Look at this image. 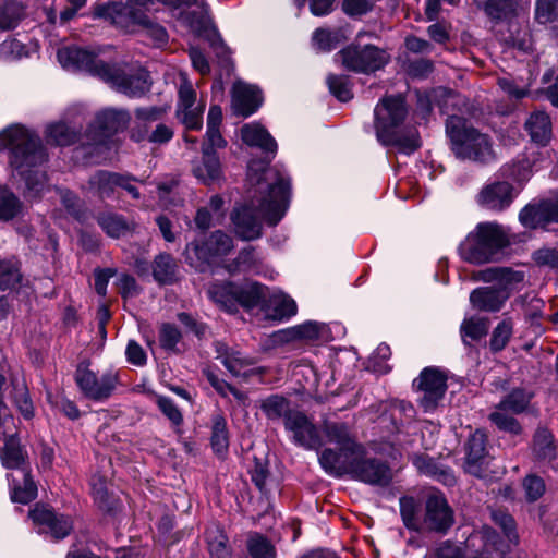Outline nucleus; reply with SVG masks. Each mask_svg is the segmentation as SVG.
Returning <instances> with one entry per match:
<instances>
[{
    "mask_svg": "<svg viewBox=\"0 0 558 558\" xmlns=\"http://www.w3.org/2000/svg\"><path fill=\"white\" fill-rule=\"evenodd\" d=\"M131 121V116L125 109L107 108L96 113L89 124V132L98 143H106L116 134L123 132Z\"/></svg>",
    "mask_w": 558,
    "mask_h": 558,
    "instance_id": "obj_15",
    "label": "nucleus"
},
{
    "mask_svg": "<svg viewBox=\"0 0 558 558\" xmlns=\"http://www.w3.org/2000/svg\"><path fill=\"white\" fill-rule=\"evenodd\" d=\"M448 375L444 369L428 366L413 380V390L417 393V403L424 412L435 411L447 391Z\"/></svg>",
    "mask_w": 558,
    "mask_h": 558,
    "instance_id": "obj_10",
    "label": "nucleus"
},
{
    "mask_svg": "<svg viewBox=\"0 0 558 558\" xmlns=\"http://www.w3.org/2000/svg\"><path fill=\"white\" fill-rule=\"evenodd\" d=\"M512 328L510 318L499 322L492 332L489 349H505L512 335Z\"/></svg>",
    "mask_w": 558,
    "mask_h": 558,
    "instance_id": "obj_59",
    "label": "nucleus"
},
{
    "mask_svg": "<svg viewBox=\"0 0 558 558\" xmlns=\"http://www.w3.org/2000/svg\"><path fill=\"white\" fill-rule=\"evenodd\" d=\"M363 453L362 448L359 453L353 456L350 460H335L331 453L327 452L324 461L327 468L331 470V475L333 476L350 474L354 478L367 484H388L391 480L389 466L376 459H365Z\"/></svg>",
    "mask_w": 558,
    "mask_h": 558,
    "instance_id": "obj_7",
    "label": "nucleus"
},
{
    "mask_svg": "<svg viewBox=\"0 0 558 558\" xmlns=\"http://www.w3.org/2000/svg\"><path fill=\"white\" fill-rule=\"evenodd\" d=\"M452 523L453 513L444 495H429L425 505L424 525L432 531L445 532Z\"/></svg>",
    "mask_w": 558,
    "mask_h": 558,
    "instance_id": "obj_22",
    "label": "nucleus"
},
{
    "mask_svg": "<svg viewBox=\"0 0 558 558\" xmlns=\"http://www.w3.org/2000/svg\"><path fill=\"white\" fill-rule=\"evenodd\" d=\"M209 299L222 311L235 314L239 308L250 312L268 307V287L248 278L215 280L207 290Z\"/></svg>",
    "mask_w": 558,
    "mask_h": 558,
    "instance_id": "obj_2",
    "label": "nucleus"
},
{
    "mask_svg": "<svg viewBox=\"0 0 558 558\" xmlns=\"http://www.w3.org/2000/svg\"><path fill=\"white\" fill-rule=\"evenodd\" d=\"M29 518L41 532L50 533L57 539L64 538L73 529L69 517L57 514L45 505H36L29 511Z\"/></svg>",
    "mask_w": 558,
    "mask_h": 558,
    "instance_id": "obj_19",
    "label": "nucleus"
},
{
    "mask_svg": "<svg viewBox=\"0 0 558 558\" xmlns=\"http://www.w3.org/2000/svg\"><path fill=\"white\" fill-rule=\"evenodd\" d=\"M347 328L342 323H323L308 319L301 324L275 331L271 335L274 344L303 342L310 345H327L329 342L342 339Z\"/></svg>",
    "mask_w": 558,
    "mask_h": 558,
    "instance_id": "obj_6",
    "label": "nucleus"
},
{
    "mask_svg": "<svg viewBox=\"0 0 558 558\" xmlns=\"http://www.w3.org/2000/svg\"><path fill=\"white\" fill-rule=\"evenodd\" d=\"M474 279L492 286L517 287L523 282L524 272L514 270L511 267L494 266L478 270L474 275Z\"/></svg>",
    "mask_w": 558,
    "mask_h": 558,
    "instance_id": "obj_30",
    "label": "nucleus"
},
{
    "mask_svg": "<svg viewBox=\"0 0 558 558\" xmlns=\"http://www.w3.org/2000/svg\"><path fill=\"white\" fill-rule=\"evenodd\" d=\"M25 215L23 201L9 187L0 191V221L9 222L22 218Z\"/></svg>",
    "mask_w": 558,
    "mask_h": 558,
    "instance_id": "obj_35",
    "label": "nucleus"
},
{
    "mask_svg": "<svg viewBox=\"0 0 558 558\" xmlns=\"http://www.w3.org/2000/svg\"><path fill=\"white\" fill-rule=\"evenodd\" d=\"M517 287L485 286L473 289L470 293L471 306L485 313L499 312Z\"/></svg>",
    "mask_w": 558,
    "mask_h": 558,
    "instance_id": "obj_18",
    "label": "nucleus"
},
{
    "mask_svg": "<svg viewBox=\"0 0 558 558\" xmlns=\"http://www.w3.org/2000/svg\"><path fill=\"white\" fill-rule=\"evenodd\" d=\"M93 19L109 21L112 25L129 29L143 23L144 10L123 3L121 1H109L96 3L93 8Z\"/></svg>",
    "mask_w": 558,
    "mask_h": 558,
    "instance_id": "obj_14",
    "label": "nucleus"
},
{
    "mask_svg": "<svg viewBox=\"0 0 558 558\" xmlns=\"http://www.w3.org/2000/svg\"><path fill=\"white\" fill-rule=\"evenodd\" d=\"M534 453L539 460H553L556 457V446L551 433L546 428H538L534 436Z\"/></svg>",
    "mask_w": 558,
    "mask_h": 558,
    "instance_id": "obj_47",
    "label": "nucleus"
},
{
    "mask_svg": "<svg viewBox=\"0 0 558 558\" xmlns=\"http://www.w3.org/2000/svg\"><path fill=\"white\" fill-rule=\"evenodd\" d=\"M95 220L102 232L110 239H121L134 230V223L119 213L101 210L95 215Z\"/></svg>",
    "mask_w": 558,
    "mask_h": 558,
    "instance_id": "obj_29",
    "label": "nucleus"
},
{
    "mask_svg": "<svg viewBox=\"0 0 558 558\" xmlns=\"http://www.w3.org/2000/svg\"><path fill=\"white\" fill-rule=\"evenodd\" d=\"M119 172L98 169L94 171L88 180L87 187L88 192L99 201H119L121 194L118 191Z\"/></svg>",
    "mask_w": 558,
    "mask_h": 558,
    "instance_id": "obj_25",
    "label": "nucleus"
},
{
    "mask_svg": "<svg viewBox=\"0 0 558 558\" xmlns=\"http://www.w3.org/2000/svg\"><path fill=\"white\" fill-rule=\"evenodd\" d=\"M291 198V181L277 173L276 181L268 185L260 201L262 217L268 227H276L286 216Z\"/></svg>",
    "mask_w": 558,
    "mask_h": 558,
    "instance_id": "obj_12",
    "label": "nucleus"
},
{
    "mask_svg": "<svg viewBox=\"0 0 558 558\" xmlns=\"http://www.w3.org/2000/svg\"><path fill=\"white\" fill-rule=\"evenodd\" d=\"M182 255L185 264L197 274L207 272L215 264V258L205 239H194L186 243Z\"/></svg>",
    "mask_w": 558,
    "mask_h": 558,
    "instance_id": "obj_28",
    "label": "nucleus"
},
{
    "mask_svg": "<svg viewBox=\"0 0 558 558\" xmlns=\"http://www.w3.org/2000/svg\"><path fill=\"white\" fill-rule=\"evenodd\" d=\"M524 130L534 145L544 148L553 138L551 118L546 111H532L524 122Z\"/></svg>",
    "mask_w": 558,
    "mask_h": 558,
    "instance_id": "obj_26",
    "label": "nucleus"
},
{
    "mask_svg": "<svg viewBox=\"0 0 558 558\" xmlns=\"http://www.w3.org/2000/svg\"><path fill=\"white\" fill-rule=\"evenodd\" d=\"M24 17V8L16 0H4L0 5V29L12 31Z\"/></svg>",
    "mask_w": 558,
    "mask_h": 558,
    "instance_id": "obj_43",
    "label": "nucleus"
},
{
    "mask_svg": "<svg viewBox=\"0 0 558 558\" xmlns=\"http://www.w3.org/2000/svg\"><path fill=\"white\" fill-rule=\"evenodd\" d=\"M259 407L265 416L271 421H279L282 418L284 422L287 421V417L295 411L291 409L290 401L279 395H271L262 399Z\"/></svg>",
    "mask_w": 558,
    "mask_h": 558,
    "instance_id": "obj_37",
    "label": "nucleus"
},
{
    "mask_svg": "<svg viewBox=\"0 0 558 558\" xmlns=\"http://www.w3.org/2000/svg\"><path fill=\"white\" fill-rule=\"evenodd\" d=\"M296 302L292 298L284 295L279 301L275 302L272 306V313L269 316L272 319L281 322L284 319H290L292 316L296 315Z\"/></svg>",
    "mask_w": 558,
    "mask_h": 558,
    "instance_id": "obj_60",
    "label": "nucleus"
},
{
    "mask_svg": "<svg viewBox=\"0 0 558 558\" xmlns=\"http://www.w3.org/2000/svg\"><path fill=\"white\" fill-rule=\"evenodd\" d=\"M284 428L291 434L295 445L308 450H318L323 446L319 433L310 417L295 410L284 421Z\"/></svg>",
    "mask_w": 558,
    "mask_h": 558,
    "instance_id": "obj_16",
    "label": "nucleus"
},
{
    "mask_svg": "<svg viewBox=\"0 0 558 558\" xmlns=\"http://www.w3.org/2000/svg\"><path fill=\"white\" fill-rule=\"evenodd\" d=\"M143 23H138L145 29L146 35L153 39L156 47H162L168 44L169 35L165 26L154 22L144 11Z\"/></svg>",
    "mask_w": 558,
    "mask_h": 558,
    "instance_id": "obj_57",
    "label": "nucleus"
},
{
    "mask_svg": "<svg viewBox=\"0 0 558 558\" xmlns=\"http://www.w3.org/2000/svg\"><path fill=\"white\" fill-rule=\"evenodd\" d=\"M178 322L184 327L185 333H192L198 339L205 338L207 333V325L198 322L192 314L180 312L177 315Z\"/></svg>",
    "mask_w": 558,
    "mask_h": 558,
    "instance_id": "obj_62",
    "label": "nucleus"
},
{
    "mask_svg": "<svg viewBox=\"0 0 558 558\" xmlns=\"http://www.w3.org/2000/svg\"><path fill=\"white\" fill-rule=\"evenodd\" d=\"M90 366L89 361L78 363L74 375L75 383L86 399L104 402L116 391L119 385V374L111 369L98 374Z\"/></svg>",
    "mask_w": 558,
    "mask_h": 558,
    "instance_id": "obj_9",
    "label": "nucleus"
},
{
    "mask_svg": "<svg viewBox=\"0 0 558 558\" xmlns=\"http://www.w3.org/2000/svg\"><path fill=\"white\" fill-rule=\"evenodd\" d=\"M264 104V94L258 85L238 83L232 88L231 107L236 117L248 118Z\"/></svg>",
    "mask_w": 558,
    "mask_h": 558,
    "instance_id": "obj_20",
    "label": "nucleus"
},
{
    "mask_svg": "<svg viewBox=\"0 0 558 558\" xmlns=\"http://www.w3.org/2000/svg\"><path fill=\"white\" fill-rule=\"evenodd\" d=\"M201 151V160L192 163V174L203 184L211 185L223 178L222 165L217 150Z\"/></svg>",
    "mask_w": 558,
    "mask_h": 558,
    "instance_id": "obj_27",
    "label": "nucleus"
},
{
    "mask_svg": "<svg viewBox=\"0 0 558 558\" xmlns=\"http://www.w3.org/2000/svg\"><path fill=\"white\" fill-rule=\"evenodd\" d=\"M329 93L340 102L353 99V82L348 74H328L326 78Z\"/></svg>",
    "mask_w": 558,
    "mask_h": 558,
    "instance_id": "obj_40",
    "label": "nucleus"
},
{
    "mask_svg": "<svg viewBox=\"0 0 558 558\" xmlns=\"http://www.w3.org/2000/svg\"><path fill=\"white\" fill-rule=\"evenodd\" d=\"M510 240L498 222H478L458 245L462 260L472 265L497 263L504 256Z\"/></svg>",
    "mask_w": 558,
    "mask_h": 558,
    "instance_id": "obj_3",
    "label": "nucleus"
},
{
    "mask_svg": "<svg viewBox=\"0 0 558 558\" xmlns=\"http://www.w3.org/2000/svg\"><path fill=\"white\" fill-rule=\"evenodd\" d=\"M11 386V399L16 409L25 420H31L34 416V407L25 380L23 378H12Z\"/></svg>",
    "mask_w": 558,
    "mask_h": 558,
    "instance_id": "obj_39",
    "label": "nucleus"
},
{
    "mask_svg": "<svg viewBox=\"0 0 558 558\" xmlns=\"http://www.w3.org/2000/svg\"><path fill=\"white\" fill-rule=\"evenodd\" d=\"M488 417L500 430L512 435H519L522 432V427L518 420L513 417V414L507 409H500L499 403Z\"/></svg>",
    "mask_w": 558,
    "mask_h": 558,
    "instance_id": "obj_50",
    "label": "nucleus"
},
{
    "mask_svg": "<svg viewBox=\"0 0 558 558\" xmlns=\"http://www.w3.org/2000/svg\"><path fill=\"white\" fill-rule=\"evenodd\" d=\"M518 0H486L484 11L494 22L511 20L517 15Z\"/></svg>",
    "mask_w": 558,
    "mask_h": 558,
    "instance_id": "obj_41",
    "label": "nucleus"
},
{
    "mask_svg": "<svg viewBox=\"0 0 558 558\" xmlns=\"http://www.w3.org/2000/svg\"><path fill=\"white\" fill-rule=\"evenodd\" d=\"M47 142L54 146L66 147L76 144L81 132L63 121L48 125L46 130Z\"/></svg>",
    "mask_w": 558,
    "mask_h": 558,
    "instance_id": "obj_36",
    "label": "nucleus"
},
{
    "mask_svg": "<svg viewBox=\"0 0 558 558\" xmlns=\"http://www.w3.org/2000/svg\"><path fill=\"white\" fill-rule=\"evenodd\" d=\"M220 359L221 363L234 376H248L253 373L251 366L254 362L244 357L242 351H225Z\"/></svg>",
    "mask_w": 558,
    "mask_h": 558,
    "instance_id": "obj_44",
    "label": "nucleus"
},
{
    "mask_svg": "<svg viewBox=\"0 0 558 558\" xmlns=\"http://www.w3.org/2000/svg\"><path fill=\"white\" fill-rule=\"evenodd\" d=\"M384 147H396L398 153L410 156L422 147V140L420 132L416 129H411L407 134H399L395 131L378 140Z\"/></svg>",
    "mask_w": 558,
    "mask_h": 558,
    "instance_id": "obj_34",
    "label": "nucleus"
},
{
    "mask_svg": "<svg viewBox=\"0 0 558 558\" xmlns=\"http://www.w3.org/2000/svg\"><path fill=\"white\" fill-rule=\"evenodd\" d=\"M182 338L181 330L171 323H163L159 330L160 349H177Z\"/></svg>",
    "mask_w": 558,
    "mask_h": 558,
    "instance_id": "obj_63",
    "label": "nucleus"
},
{
    "mask_svg": "<svg viewBox=\"0 0 558 558\" xmlns=\"http://www.w3.org/2000/svg\"><path fill=\"white\" fill-rule=\"evenodd\" d=\"M532 399V393L526 392L524 389H513L509 395H507L500 402V409H507L511 414H519L525 411L530 401Z\"/></svg>",
    "mask_w": 558,
    "mask_h": 558,
    "instance_id": "obj_51",
    "label": "nucleus"
},
{
    "mask_svg": "<svg viewBox=\"0 0 558 558\" xmlns=\"http://www.w3.org/2000/svg\"><path fill=\"white\" fill-rule=\"evenodd\" d=\"M57 58L64 69L84 71L131 98L143 97L153 85L150 72L145 68L106 62L96 52L80 46L71 45L58 49Z\"/></svg>",
    "mask_w": 558,
    "mask_h": 558,
    "instance_id": "obj_1",
    "label": "nucleus"
},
{
    "mask_svg": "<svg viewBox=\"0 0 558 558\" xmlns=\"http://www.w3.org/2000/svg\"><path fill=\"white\" fill-rule=\"evenodd\" d=\"M0 456L7 468L14 469V471L23 469L24 456L16 436L5 435L0 438Z\"/></svg>",
    "mask_w": 558,
    "mask_h": 558,
    "instance_id": "obj_38",
    "label": "nucleus"
},
{
    "mask_svg": "<svg viewBox=\"0 0 558 558\" xmlns=\"http://www.w3.org/2000/svg\"><path fill=\"white\" fill-rule=\"evenodd\" d=\"M60 201L65 211L76 221L84 222L86 208L84 202L74 191L64 189L60 193Z\"/></svg>",
    "mask_w": 558,
    "mask_h": 558,
    "instance_id": "obj_48",
    "label": "nucleus"
},
{
    "mask_svg": "<svg viewBox=\"0 0 558 558\" xmlns=\"http://www.w3.org/2000/svg\"><path fill=\"white\" fill-rule=\"evenodd\" d=\"M206 539L213 558H230V550L227 546V536L218 526L207 529Z\"/></svg>",
    "mask_w": 558,
    "mask_h": 558,
    "instance_id": "obj_49",
    "label": "nucleus"
},
{
    "mask_svg": "<svg viewBox=\"0 0 558 558\" xmlns=\"http://www.w3.org/2000/svg\"><path fill=\"white\" fill-rule=\"evenodd\" d=\"M9 150V165L15 171L39 168L48 161V153L40 136L20 123L0 131V153Z\"/></svg>",
    "mask_w": 558,
    "mask_h": 558,
    "instance_id": "obj_5",
    "label": "nucleus"
},
{
    "mask_svg": "<svg viewBox=\"0 0 558 558\" xmlns=\"http://www.w3.org/2000/svg\"><path fill=\"white\" fill-rule=\"evenodd\" d=\"M486 436L481 430H475L468 440L464 470L476 477L487 474L489 458L486 453Z\"/></svg>",
    "mask_w": 558,
    "mask_h": 558,
    "instance_id": "obj_23",
    "label": "nucleus"
},
{
    "mask_svg": "<svg viewBox=\"0 0 558 558\" xmlns=\"http://www.w3.org/2000/svg\"><path fill=\"white\" fill-rule=\"evenodd\" d=\"M12 485L11 499L14 502L28 504L37 496V486L26 469L10 474Z\"/></svg>",
    "mask_w": 558,
    "mask_h": 558,
    "instance_id": "obj_31",
    "label": "nucleus"
},
{
    "mask_svg": "<svg viewBox=\"0 0 558 558\" xmlns=\"http://www.w3.org/2000/svg\"><path fill=\"white\" fill-rule=\"evenodd\" d=\"M532 260L539 267H548L558 271V250L542 247L532 253Z\"/></svg>",
    "mask_w": 558,
    "mask_h": 558,
    "instance_id": "obj_64",
    "label": "nucleus"
},
{
    "mask_svg": "<svg viewBox=\"0 0 558 558\" xmlns=\"http://www.w3.org/2000/svg\"><path fill=\"white\" fill-rule=\"evenodd\" d=\"M179 267L169 253L162 252L153 260V278L159 286H172L179 281Z\"/></svg>",
    "mask_w": 558,
    "mask_h": 558,
    "instance_id": "obj_33",
    "label": "nucleus"
},
{
    "mask_svg": "<svg viewBox=\"0 0 558 558\" xmlns=\"http://www.w3.org/2000/svg\"><path fill=\"white\" fill-rule=\"evenodd\" d=\"M211 446L217 453L225 452L229 446L227 422L220 414L213 417Z\"/></svg>",
    "mask_w": 558,
    "mask_h": 558,
    "instance_id": "obj_52",
    "label": "nucleus"
},
{
    "mask_svg": "<svg viewBox=\"0 0 558 558\" xmlns=\"http://www.w3.org/2000/svg\"><path fill=\"white\" fill-rule=\"evenodd\" d=\"M156 404L172 425L180 426L182 424L183 415L172 399L165 396H156Z\"/></svg>",
    "mask_w": 558,
    "mask_h": 558,
    "instance_id": "obj_61",
    "label": "nucleus"
},
{
    "mask_svg": "<svg viewBox=\"0 0 558 558\" xmlns=\"http://www.w3.org/2000/svg\"><path fill=\"white\" fill-rule=\"evenodd\" d=\"M534 20L542 25L558 21V0H536Z\"/></svg>",
    "mask_w": 558,
    "mask_h": 558,
    "instance_id": "obj_56",
    "label": "nucleus"
},
{
    "mask_svg": "<svg viewBox=\"0 0 558 558\" xmlns=\"http://www.w3.org/2000/svg\"><path fill=\"white\" fill-rule=\"evenodd\" d=\"M408 114L409 108L403 94L386 95L380 98L374 109L377 141L397 131L404 123Z\"/></svg>",
    "mask_w": 558,
    "mask_h": 558,
    "instance_id": "obj_11",
    "label": "nucleus"
},
{
    "mask_svg": "<svg viewBox=\"0 0 558 558\" xmlns=\"http://www.w3.org/2000/svg\"><path fill=\"white\" fill-rule=\"evenodd\" d=\"M324 433L327 438V441L330 444H335L338 448V451L327 448L323 450L319 454V463L322 468L329 474H331V470L327 468L324 458L327 452H330L335 460H350L353 456L357 454L362 447L356 444L354 438L352 437L349 427L347 424L341 422H326L324 424Z\"/></svg>",
    "mask_w": 558,
    "mask_h": 558,
    "instance_id": "obj_13",
    "label": "nucleus"
},
{
    "mask_svg": "<svg viewBox=\"0 0 558 558\" xmlns=\"http://www.w3.org/2000/svg\"><path fill=\"white\" fill-rule=\"evenodd\" d=\"M461 339L465 345H469L468 339L480 341L488 333L487 318H464L460 326Z\"/></svg>",
    "mask_w": 558,
    "mask_h": 558,
    "instance_id": "obj_45",
    "label": "nucleus"
},
{
    "mask_svg": "<svg viewBox=\"0 0 558 558\" xmlns=\"http://www.w3.org/2000/svg\"><path fill=\"white\" fill-rule=\"evenodd\" d=\"M16 173L24 181L27 195L40 196L47 181L46 172L39 170V168H29Z\"/></svg>",
    "mask_w": 558,
    "mask_h": 558,
    "instance_id": "obj_46",
    "label": "nucleus"
},
{
    "mask_svg": "<svg viewBox=\"0 0 558 558\" xmlns=\"http://www.w3.org/2000/svg\"><path fill=\"white\" fill-rule=\"evenodd\" d=\"M241 140L244 144L250 147H258L267 155V160H262L258 162L260 171V175L257 179V183H260L264 179V172L267 170L269 163L275 158L278 145L272 135L268 132V130L262 125L260 123H247L241 128Z\"/></svg>",
    "mask_w": 558,
    "mask_h": 558,
    "instance_id": "obj_17",
    "label": "nucleus"
},
{
    "mask_svg": "<svg viewBox=\"0 0 558 558\" xmlns=\"http://www.w3.org/2000/svg\"><path fill=\"white\" fill-rule=\"evenodd\" d=\"M247 548L253 558H276L275 547L263 535H252L248 538Z\"/></svg>",
    "mask_w": 558,
    "mask_h": 558,
    "instance_id": "obj_58",
    "label": "nucleus"
},
{
    "mask_svg": "<svg viewBox=\"0 0 558 558\" xmlns=\"http://www.w3.org/2000/svg\"><path fill=\"white\" fill-rule=\"evenodd\" d=\"M213 36H207L206 39L215 52L217 59L218 72L226 74V78H230L235 71V64L232 59V51L223 40L217 27H213Z\"/></svg>",
    "mask_w": 558,
    "mask_h": 558,
    "instance_id": "obj_32",
    "label": "nucleus"
},
{
    "mask_svg": "<svg viewBox=\"0 0 558 558\" xmlns=\"http://www.w3.org/2000/svg\"><path fill=\"white\" fill-rule=\"evenodd\" d=\"M446 135L451 151L459 160L486 165L495 159L490 136L471 125L463 117L452 114L447 118Z\"/></svg>",
    "mask_w": 558,
    "mask_h": 558,
    "instance_id": "obj_4",
    "label": "nucleus"
},
{
    "mask_svg": "<svg viewBox=\"0 0 558 558\" xmlns=\"http://www.w3.org/2000/svg\"><path fill=\"white\" fill-rule=\"evenodd\" d=\"M23 275L17 263L0 259V292L12 291L22 284Z\"/></svg>",
    "mask_w": 558,
    "mask_h": 558,
    "instance_id": "obj_42",
    "label": "nucleus"
},
{
    "mask_svg": "<svg viewBox=\"0 0 558 558\" xmlns=\"http://www.w3.org/2000/svg\"><path fill=\"white\" fill-rule=\"evenodd\" d=\"M231 221L239 238L244 241H254L262 236L263 226L258 219L254 206L243 204L234 207L231 213Z\"/></svg>",
    "mask_w": 558,
    "mask_h": 558,
    "instance_id": "obj_24",
    "label": "nucleus"
},
{
    "mask_svg": "<svg viewBox=\"0 0 558 558\" xmlns=\"http://www.w3.org/2000/svg\"><path fill=\"white\" fill-rule=\"evenodd\" d=\"M210 248L214 258L223 257L233 248V240L222 230L214 231L208 238H204Z\"/></svg>",
    "mask_w": 558,
    "mask_h": 558,
    "instance_id": "obj_55",
    "label": "nucleus"
},
{
    "mask_svg": "<svg viewBox=\"0 0 558 558\" xmlns=\"http://www.w3.org/2000/svg\"><path fill=\"white\" fill-rule=\"evenodd\" d=\"M519 221L524 228L530 230L546 228L545 223H543L541 201L526 204L519 213Z\"/></svg>",
    "mask_w": 558,
    "mask_h": 558,
    "instance_id": "obj_54",
    "label": "nucleus"
},
{
    "mask_svg": "<svg viewBox=\"0 0 558 558\" xmlns=\"http://www.w3.org/2000/svg\"><path fill=\"white\" fill-rule=\"evenodd\" d=\"M390 59L385 49L374 44L351 43L335 54V60L340 62L345 71L365 75L384 70Z\"/></svg>",
    "mask_w": 558,
    "mask_h": 558,
    "instance_id": "obj_8",
    "label": "nucleus"
},
{
    "mask_svg": "<svg viewBox=\"0 0 558 558\" xmlns=\"http://www.w3.org/2000/svg\"><path fill=\"white\" fill-rule=\"evenodd\" d=\"M343 35L340 29L316 28L313 33V40L317 47L325 52L335 50L341 43Z\"/></svg>",
    "mask_w": 558,
    "mask_h": 558,
    "instance_id": "obj_53",
    "label": "nucleus"
},
{
    "mask_svg": "<svg viewBox=\"0 0 558 558\" xmlns=\"http://www.w3.org/2000/svg\"><path fill=\"white\" fill-rule=\"evenodd\" d=\"M477 204L487 210L501 213L514 201V187L507 181L486 184L477 195Z\"/></svg>",
    "mask_w": 558,
    "mask_h": 558,
    "instance_id": "obj_21",
    "label": "nucleus"
}]
</instances>
